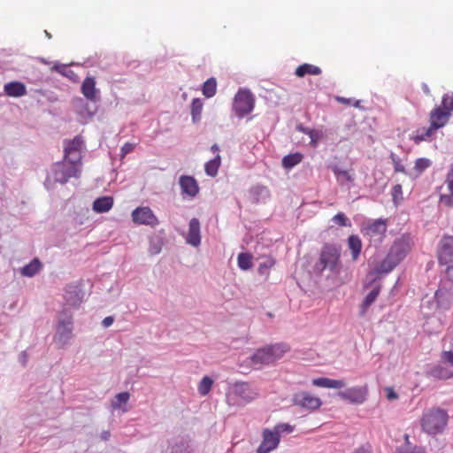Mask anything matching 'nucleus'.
<instances>
[{
    "label": "nucleus",
    "instance_id": "f257e3e1",
    "mask_svg": "<svg viewBox=\"0 0 453 453\" xmlns=\"http://www.w3.org/2000/svg\"><path fill=\"white\" fill-rule=\"evenodd\" d=\"M341 248L334 244L326 243L320 251L315 270L322 273L325 270L332 273H339L341 268Z\"/></svg>",
    "mask_w": 453,
    "mask_h": 453
},
{
    "label": "nucleus",
    "instance_id": "f03ea898",
    "mask_svg": "<svg viewBox=\"0 0 453 453\" xmlns=\"http://www.w3.org/2000/svg\"><path fill=\"white\" fill-rule=\"evenodd\" d=\"M288 350V346L284 343L267 345L257 349L250 360L255 365H271L283 357Z\"/></svg>",
    "mask_w": 453,
    "mask_h": 453
},
{
    "label": "nucleus",
    "instance_id": "7ed1b4c3",
    "mask_svg": "<svg viewBox=\"0 0 453 453\" xmlns=\"http://www.w3.org/2000/svg\"><path fill=\"white\" fill-rule=\"evenodd\" d=\"M448 422L447 413L440 409H431L424 413L421 420L422 429L429 434L441 433Z\"/></svg>",
    "mask_w": 453,
    "mask_h": 453
},
{
    "label": "nucleus",
    "instance_id": "20e7f679",
    "mask_svg": "<svg viewBox=\"0 0 453 453\" xmlns=\"http://www.w3.org/2000/svg\"><path fill=\"white\" fill-rule=\"evenodd\" d=\"M255 106V96L249 90L241 88L238 90L234 98L233 110L239 118L250 114Z\"/></svg>",
    "mask_w": 453,
    "mask_h": 453
},
{
    "label": "nucleus",
    "instance_id": "39448f33",
    "mask_svg": "<svg viewBox=\"0 0 453 453\" xmlns=\"http://www.w3.org/2000/svg\"><path fill=\"white\" fill-rule=\"evenodd\" d=\"M72 337L73 318L71 315L65 314L64 318H61L58 320L54 341L60 348H64Z\"/></svg>",
    "mask_w": 453,
    "mask_h": 453
},
{
    "label": "nucleus",
    "instance_id": "423d86ee",
    "mask_svg": "<svg viewBox=\"0 0 453 453\" xmlns=\"http://www.w3.org/2000/svg\"><path fill=\"white\" fill-rule=\"evenodd\" d=\"M66 162L57 163L54 165L53 175L56 181L62 184L68 181L72 177L79 176L78 163L73 160Z\"/></svg>",
    "mask_w": 453,
    "mask_h": 453
},
{
    "label": "nucleus",
    "instance_id": "0eeeda50",
    "mask_svg": "<svg viewBox=\"0 0 453 453\" xmlns=\"http://www.w3.org/2000/svg\"><path fill=\"white\" fill-rule=\"evenodd\" d=\"M361 232L371 242H381L387 232V222L383 219L368 222L362 226Z\"/></svg>",
    "mask_w": 453,
    "mask_h": 453
},
{
    "label": "nucleus",
    "instance_id": "6e6552de",
    "mask_svg": "<svg viewBox=\"0 0 453 453\" xmlns=\"http://www.w3.org/2000/svg\"><path fill=\"white\" fill-rule=\"evenodd\" d=\"M295 405L311 411H316L322 405V400L308 391H300L294 395Z\"/></svg>",
    "mask_w": 453,
    "mask_h": 453
},
{
    "label": "nucleus",
    "instance_id": "1a4fd4ad",
    "mask_svg": "<svg viewBox=\"0 0 453 453\" xmlns=\"http://www.w3.org/2000/svg\"><path fill=\"white\" fill-rule=\"evenodd\" d=\"M232 394L238 397L242 403H248L258 396V392L248 382H236L232 387Z\"/></svg>",
    "mask_w": 453,
    "mask_h": 453
},
{
    "label": "nucleus",
    "instance_id": "9d476101",
    "mask_svg": "<svg viewBox=\"0 0 453 453\" xmlns=\"http://www.w3.org/2000/svg\"><path fill=\"white\" fill-rule=\"evenodd\" d=\"M338 395L341 399L350 403L362 404L367 398L368 388L367 386L352 387L344 391H340Z\"/></svg>",
    "mask_w": 453,
    "mask_h": 453
},
{
    "label": "nucleus",
    "instance_id": "9b49d317",
    "mask_svg": "<svg viewBox=\"0 0 453 453\" xmlns=\"http://www.w3.org/2000/svg\"><path fill=\"white\" fill-rule=\"evenodd\" d=\"M280 436L273 429L265 428L262 432V441L257 449V453H270L279 446Z\"/></svg>",
    "mask_w": 453,
    "mask_h": 453
},
{
    "label": "nucleus",
    "instance_id": "f8f14e48",
    "mask_svg": "<svg viewBox=\"0 0 453 453\" xmlns=\"http://www.w3.org/2000/svg\"><path fill=\"white\" fill-rule=\"evenodd\" d=\"M438 262L441 265H449L453 263V237H443L438 246Z\"/></svg>",
    "mask_w": 453,
    "mask_h": 453
},
{
    "label": "nucleus",
    "instance_id": "ddd939ff",
    "mask_svg": "<svg viewBox=\"0 0 453 453\" xmlns=\"http://www.w3.org/2000/svg\"><path fill=\"white\" fill-rule=\"evenodd\" d=\"M132 219L135 224L156 226L158 219L149 207H138L132 212Z\"/></svg>",
    "mask_w": 453,
    "mask_h": 453
},
{
    "label": "nucleus",
    "instance_id": "4468645a",
    "mask_svg": "<svg viewBox=\"0 0 453 453\" xmlns=\"http://www.w3.org/2000/svg\"><path fill=\"white\" fill-rule=\"evenodd\" d=\"M411 250V244L407 237L395 240L388 253L399 264Z\"/></svg>",
    "mask_w": 453,
    "mask_h": 453
},
{
    "label": "nucleus",
    "instance_id": "2eb2a0df",
    "mask_svg": "<svg viewBox=\"0 0 453 453\" xmlns=\"http://www.w3.org/2000/svg\"><path fill=\"white\" fill-rule=\"evenodd\" d=\"M449 111H445L442 107H434L429 114L430 127L436 131L443 127L449 122Z\"/></svg>",
    "mask_w": 453,
    "mask_h": 453
},
{
    "label": "nucleus",
    "instance_id": "dca6fc26",
    "mask_svg": "<svg viewBox=\"0 0 453 453\" xmlns=\"http://www.w3.org/2000/svg\"><path fill=\"white\" fill-rule=\"evenodd\" d=\"M82 140L79 136H75L73 140L65 142V160H73L79 163L81 160V149Z\"/></svg>",
    "mask_w": 453,
    "mask_h": 453
},
{
    "label": "nucleus",
    "instance_id": "f3484780",
    "mask_svg": "<svg viewBox=\"0 0 453 453\" xmlns=\"http://www.w3.org/2000/svg\"><path fill=\"white\" fill-rule=\"evenodd\" d=\"M96 80L94 77L88 76L82 81L81 90L82 95L91 102H96L99 97V89L96 88Z\"/></svg>",
    "mask_w": 453,
    "mask_h": 453
},
{
    "label": "nucleus",
    "instance_id": "a211bd4d",
    "mask_svg": "<svg viewBox=\"0 0 453 453\" xmlns=\"http://www.w3.org/2000/svg\"><path fill=\"white\" fill-rule=\"evenodd\" d=\"M445 184L448 192L441 194L439 202L443 206L453 207V164L447 174Z\"/></svg>",
    "mask_w": 453,
    "mask_h": 453
},
{
    "label": "nucleus",
    "instance_id": "6ab92c4d",
    "mask_svg": "<svg viewBox=\"0 0 453 453\" xmlns=\"http://www.w3.org/2000/svg\"><path fill=\"white\" fill-rule=\"evenodd\" d=\"M187 243L197 247L201 242L200 235V222L197 219L194 218L189 221L188 232L186 237Z\"/></svg>",
    "mask_w": 453,
    "mask_h": 453
},
{
    "label": "nucleus",
    "instance_id": "aec40b11",
    "mask_svg": "<svg viewBox=\"0 0 453 453\" xmlns=\"http://www.w3.org/2000/svg\"><path fill=\"white\" fill-rule=\"evenodd\" d=\"M4 91L5 95L11 97H20L27 95V88L20 81H11L4 85Z\"/></svg>",
    "mask_w": 453,
    "mask_h": 453
},
{
    "label": "nucleus",
    "instance_id": "412c9836",
    "mask_svg": "<svg viewBox=\"0 0 453 453\" xmlns=\"http://www.w3.org/2000/svg\"><path fill=\"white\" fill-rule=\"evenodd\" d=\"M180 186L182 192L189 196H195L199 191L196 180L191 176H181L180 178Z\"/></svg>",
    "mask_w": 453,
    "mask_h": 453
},
{
    "label": "nucleus",
    "instance_id": "4be33fe9",
    "mask_svg": "<svg viewBox=\"0 0 453 453\" xmlns=\"http://www.w3.org/2000/svg\"><path fill=\"white\" fill-rule=\"evenodd\" d=\"M312 385L315 387L326 388H342L345 387L342 380H332L329 378H316L312 380Z\"/></svg>",
    "mask_w": 453,
    "mask_h": 453
},
{
    "label": "nucleus",
    "instance_id": "5701e85b",
    "mask_svg": "<svg viewBox=\"0 0 453 453\" xmlns=\"http://www.w3.org/2000/svg\"><path fill=\"white\" fill-rule=\"evenodd\" d=\"M113 206V198L111 196H102L96 199L93 203V210L97 213L109 211Z\"/></svg>",
    "mask_w": 453,
    "mask_h": 453
},
{
    "label": "nucleus",
    "instance_id": "b1692460",
    "mask_svg": "<svg viewBox=\"0 0 453 453\" xmlns=\"http://www.w3.org/2000/svg\"><path fill=\"white\" fill-rule=\"evenodd\" d=\"M348 247L351 252V258L357 261L362 250V241L359 236L352 234L348 238Z\"/></svg>",
    "mask_w": 453,
    "mask_h": 453
},
{
    "label": "nucleus",
    "instance_id": "393cba45",
    "mask_svg": "<svg viewBox=\"0 0 453 453\" xmlns=\"http://www.w3.org/2000/svg\"><path fill=\"white\" fill-rule=\"evenodd\" d=\"M434 132L430 126L428 127H419L411 134V140L418 144L421 142L427 141Z\"/></svg>",
    "mask_w": 453,
    "mask_h": 453
},
{
    "label": "nucleus",
    "instance_id": "a878e982",
    "mask_svg": "<svg viewBox=\"0 0 453 453\" xmlns=\"http://www.w3.org/2000/svg\"><path fill=\"white\" fill-rule=\"evenodd\" d=\"M321 73V69L311 64H303L296 67L295 71V74L297 77H304L305 75H319Z\"/></svg>",
    "mask_w": 453,
    "mask_h": 453
},
{
    "label": "nucleus",
    "instance_id": "bb28decb",
    "mask_svg": "<svg viewBox=\"0 0 453 453\" xmlns=\"http://www.w3.org/2000/svg\"><path fill=\"white\" fill-rule=\"evenodd\" d=\"M42 265L38 258H34L29 264L23 266L20 273L23 276L33 277L42 269Z\"/></svg>",
    "mask_w": 453,
    "mask_h": 453
},
{
    "label": "nucleus",
    "instance_id": "cd10ccee",
    "mask_svg": "<svg viewBox=\"0 0 453 453\" xmlns=\"http://www.w3.org/2000/svg\"><path fill=\"white\" fill-rule=\"evenodd\" d=\"M380 292V287L377 286L365 296L361 305V316H364L366 313L368 308L375 302V300L379 296Z\"/></svg>",
    "mask_w": 453,
    "mask_h": 453
},
{
    "label": "nucleus",
    "instance_id": "c85d7f7f",
    "mask_svg": "<svg viewBox=\"0 0 453 453\" xmlns=\"http://www.w3.org/2000/svg\"><path fill=\"white\" fill-rule=\"evenodd\" d=\"M333 173H334L337 181L340 185H344L347 182L354 181V175L348 170H342L338 166H334L332 168Z\"/></svg>",
    "mask_w": 453,
    "mask_h": 453
},
{
    "label": "nucleus",
    "instance_id": "c756f323",
    "mask_svg": "<svg viewBox=\"0 0 453 453\" xmlns=\"http://www.w3.org/2000/svg\"><path fill=\"white\" fill-rule=\"evenodd\" d=\"M203 108V103L200 98H194L190 106V113L194 123H197L201 119V114Z\"/></svg>",
    "mask_w": 453,
    "mask_h": 453
},
{
    "label": "nucleus",
    "instance_id": "7c9ffc66",
    "mask_svg": "<svg viewBox=\"0 0 453 453\" xmlns=\"http://www.w3.org/2000/svg\"><path fill=\"white\" fill-rule=\"evenodd\" d=\"M398 265L397 261L392 258L388 254L377 266L378 273H388L391 272Z\"/></svg>",
    "mask_w": 453,
    "mask_h": 453
},
{
    "label": "nucleus",
    "instance_id": "2f4dec72",
    "mask_svg": "<svg viewBox=\"0 0 453 453\" xmlns=\"http://www.w3.org/2000/svg\"><path fill=\"white\" fill-rule=\"evenodd\" d=\"M221 164V157L219 154L216 155L215 157L208 161L204 165V170L207 175L215 177L218 174L219 168Z\"/></svg>",
    "mask_w": 453,
    "mask_h": 453
},
{
    "label": "nucleus",
    "instance_id": "473e14b6",
    "mask_svg": "<svg viewBox=\"0 0 453 453\" xmlns=\"http://www.w3.org/2000/svg\"><path fill=\"white\" fill-rule=\"evenodd\" d=\"M216 92H217V81L213 77L209 78L203 84L202 93L205 97L211 98L215 96Z\"/></svg>",
    "mask_w": 453,
    "mask_h": 453
},
{
    "label": "nucleus",
    "instance_id": "72a5a7b5",
    "mask_svg": "<svg viewBox=\"0 0 453 453\" xmlns=\"http://www.w3.org/2000/svg\"><path fill=\"white\" fill-rule=\"evenodd\" d=\"M303 155L299 152L288 154L282 158V166L286 169H291L303 160Z\"/></svg>",
    "mask_w": 453,
    "mask_h": 453
},
{
    "label": "nucleus",
    "instance_id": "f704fd0d",
    "mask_svg": "<svg viewBox=\"0 0 453 453\" xmlns=\"http://www.w3.org/2000/svg\"><path fill=\"white\" fill-rule=\"evenodd\" d=\"M213 385V380L209 376H204L198 384L197 390L202 396L209 394Z\"/></svg>",
    "mask_w": 453,
    "mask_h": 453
},
{
    "label": "nucleus",
    "instance_id": "c9c22d12",
    "mask_svg": "<svg viewBox=\"0 0 453 453\" xmlns=\"http://www.w3.org/2000/svg\"><path fill=\"white\" fill-rule=\"evenodd\" d=\"M238 266L242 270H249L252 267V256L249 253H240L237 258Z\"/></svg>",
    "mask_w": 453,
    "mask_h": 453
},
{
    "label": "nucleus",
    "instance_id": "e433bc0d",
    "mask_svg": "<svg viewBox=\"0 0 453 453\" xmlns=\"http://www.w3.org/2000/svg\"><path fill=\"white\" fill-rule=\"evenodd\" d=\"M431 374L434 378H437L440 380H447V379L453 377V372H450L448 369H446L441 365H437V366L434 367L431 371Z\"/></svg>",
    "mask_w": 453,
    "mask_h": 453
},
{
    "label": "nucleus",
    "instance_id": "4c0bfd02",
    "mask_svg": "<svg viewBox=\"0 0 453 453\" xmlns=\"http://www.w3.org/2000/svg\"><path fill=\"white\" fill-rule=\"evenodd\" d=\"M130 398L128 392H122L116 395L115 399L111 402V407L114 410L120 409L122 404L127 403Z\"/></svg>",
    "mask_w": 453,
    "mask_h": 453
},
{
    "label": "nucleus",
    "instance_id": "58836bf2",
    "mask_svg": "<svg viewBox=\"0 0 453 453\" xmlns=\"http://www.w3.org/2000/svg\"><path fill=\"white\" fill-rule=\"evenodd\" d=\"M431 165V161L427 158H418L415 161L414 171L416 175H420L426 169Z\"/></svg>",
    "mask_w": 453,
    "mask_h": 453
},
{
    "label": "nucleus",
    "instance_id": "ea45409f",
    "mask_svg": "<svg viewBox=\"0 0 453 453\" xmlns=\"http://www.w3.org/2000/svg\"><path fill=\"white\" fill-rule=\"evenodd\" d=\"M390 158L395 173H405V168L402 164L401 158L397 155L391 153Z\"/></svg>",
    "mask_w": 453,
    "mask_h": 453
},
{
    "label": "nucleus",
    "instance_id": "a19ab883",
    "mask_svg": "<svg viewBox=\"0 0 453 453\" xmlns=\"http://www.w3.org/2000/svg\"><path fill=\"white\" fill-rule=\"evenodd\" d=\"M273 430L280 436V434H282V433H287V434L292 433L294 430V427L292 426H290L289 424L280 423V424L276 425L273 428Z\"/></svg>",
    "mask_w": 453,
    "mask_h": 453
},
{
    "label": "nucleus",
    "instance_id": "79ce46f5",
    "mask_svg": "<svg viewBox=\"0 0 453 453\" xmlns=\"http://www.w3.org/2000/svg\"><path fill=\"white\" fill-rule=\"evenodd\" d=\"M441 105L445 111H453V95L445 94L441 99Z\"/></svg>",
    "mask_w": 453,
    "mask_h": 453
},
{
    "label": "nucleus",
    "instance_id": "37998d69",
    "mask_svg": "<svg viewBox=\"0 0 453 453\" xmlns=\"http://www.w3.org/2000/svg\"><path fill=\"white\" fill-rule=\"evenodd\" d=\"M333 221L341 226H350V223L348 219V218L345 216L344 213L342 212H339L337 213L336 215H334L333 217Z\"/></svg>",
    "mask_w": 453,
    "mask_h": 453
},
{
    "label": "nucleus",
    "instance_id": "c03bdc74",
    "mask_svg": "<svg viewBox=\"0 0 453 453\" xmlns=\"http://www.w3.org/2000/svg\"><path fill=\"white\" fill-rule=\"evenodd\" d=\"M392 196L395 203L403 200V188L400 184H396L393 187Z\"/></svg>",
    "mask_w": 453,
    "mask_h": 453
},
{
    "label": "nucleus",
    "instance_id": "a18cd8bd",
    "mask_svg": "<svg viewBox=\"0 0 453 453\" xmlns=\"http://www.w3.org/2000/svg\"><path fill=\"white\" fill-rule=\"evenodd\" d=\"M307 134H308V135L310 136V138H311V142H310V143H311V145L312 147H316V146H317V144H318V142H319V137H320V136H319V134L317 131H315V130H313V129H312V130H308V131H307Z\"/></svg>",
    "mask_w": 453,
    "mask_h": 453
},
{
    "label": "nucleus",
    "instance_id": "49530a36",
    "mask_svg": "<svg viewBox=\"0 0 453 453\" xmlns=\"http://www.w3.org/2000/svg\"><path fill=\"white\" fill-rule=\"evenodd\" d=\"M135 148V144L131 142H126L121 148V157H124L126 155L131 153Z\"/></svg>",
    "mask_w": 453,
    "mask_h": 453
},
{
    "label": "nucleus",
    "instance_id": "de8ad7c7",
    "mask_svg": "<svg viewBox=\"0 0 453 453\" xmlns=\"http://www.w3.org/2000/svg\"><path fill=\"white\" fill-rule=\"evenodd\" d=\"M441 360L445 363L449 364L453 366V352L452 351H443L441 354Z\"/></svg>",
    "mask_w": 453,
    "mask_h": 453
},
{
    "label": "nucleus",
    "instance_id": "09e8293b",
    "mask_svg": "<svg viewBox=\"0 0 453 453\" xmlns=\"http://www.w3.org/2000/svg\"><path fill=\"white\" fill-rule=\"evenodd\" d=\"M445 277L453 285V263L446 267Z\"/></svg>",
    "mask_w": 453,
    "mask_h": 453
},
{
    "label": "nucleus",
    "instance_id": "8fccbe9b",
    "mask_svg": "<svg viewBox=\"0 0 453 453\" xmlns=\"http://www.w3.org/2000/svg\"><path fill=\"white\" fill-rule=\"evenodd\" d=\"M385 390L387 392L388 400L392 401L397 399L398 395L392 388H386Z\"/></svg>",
    "mask_w": 453,
    "mask_h": 453
},
{
    "label": "nucleus",
    "instance_id": "3c124183",
    "mask_svg": "<svg viewBox=\"0 0 453 453\" xmlns=\"http://www.w3.org/2000/svg\"><path fill=\"white\" fill-rule=\"evenodd\" d=\"M398 453H426L423 448L414 447L413 449H406L403 450H400Z\"/></svg>",
    "mask_w": 453,
    "mask_h": 453
},
{
    "label": "nucleus",
    "instance_id": "603ef678",
    "mask_svg": "<svg viewBox=\"0 0 453 453\" xmlns=\"http://www.w3.org/2000/svg\"><path fill=\"white\" fill-rule=\"evenodd\" d=\"M443 295H444V292L441 290V289H438L436 292H435V295H434V298L436 300V303L439 304V305H441L442 303H443Z\"/></svg>",
    "mask_w": 453,
    "mask_h": 453
},
{
    "label": "nucleus",
    "instance_id": "864d4df0",
    "mask_svg": "<svg viewBox=\"0 0 453 453\" xmlns=\"http://www.w3.org/2000/svg\"><path fill=\"white\" fill-rule=\"evenodd\" d=\"M336 100L339 103H342L343 104H347V105L352 104V99H350V98H345V97H342V96H337Z\"/></svg>",
    "mask_w": 453,
    "mask_h": 453
},
{
    "label": "nucleus",
    "instance_id": "5fc2aeb1",
    "mask_svg": "<svg viewBox=\"0 0 453 453\" xmlns=\"http://www.w3.org/2000/svg\"><path fill=\"white\" fill-rule=\"evenodd\" d=\"M114 319L112 317H106L104 320H103V326L104 327H108L112 325Z\"/></svg>",
    "mask_w": 453,
    "mask_h": 453
},
{
    "label": "nucleus",
    "instance_id": "6e6d98bb",
    "mask_svg": "<svg viewBox=\"0 0 453 453\" xmlns=\"http://www.w3.org/2000/svg\"><path fill=\"white\" fill-rule=\"evenodd\" d=\"M354 453H371V451L367 449L361 447L357 449Z\"/></svg>",
    "mask_w": 453,
    "mask_h": 453
},
{
    "label": "nucleus",
    "instance_id": "4d7b16f0",
    "mask_svg": "<svg viewBox=\"0 0 453 453\" xmlns=\"http://www.w3.org/2000/svg\"><path fill=\"white\" fill-rule=\"evenodd\" d=\"M211 150L214 154L218 155V154H219V146H218L217 144H213V145L211 147Z\"/></svg>",
    "mask_w": 453,
    "mask_h": 453
},
{
    "label": "nucleus",
    "instance_id": "13d9d810",
    "mask_svg": "<svg viewBox=\"0 0 453 453\" xmlns=\"http://www.w3.org/2000/svg\"><path fill=\"white\" fill-rule=\"evenodd\" d=\"M352 105L356 108H362L360 100H355L352 102Z\"/></svg>",
    "mask_w": 453,
    "mask_h": 453
},
{
    "label": "nucleus",
    "instance_id": "bf43d9fd",
    "mask_svg": "<svg viewBox=\"0 0 453 453\" xmlns=\"http://www.w3.org/2000/svg\"><path fill=\"white\" fill-rule=\"evenodd\" d=\"M422 88H423V91H424L426 95H429V94H430V89H429V88H428V86H427L426 84H423Z\"/></svg>",
    "mask_w": 453,
    "mask_h": 453
},
{
    "label": "nucleus",
    "instance_id": "052dcab7",
    "mask_svg": "<svg viewBox=\"0 0 453 453\" xmlns=\"http://www.w3.org/2000/svg\"><path fill=\"white\" fill-rule=\"evenodd\" d=\"M66 301H67V303H70V304H71V305H73V306H75L77 303H81V299H79V298H78V300H77V301H74V302H73V303H70V297H66Z\"/></svg>",
    "mask_w": 453,
    "mask_h": 453
},
{
    "label": "nucleus",
    "instance_id": "680f3d73",
    "mask_svg": "<svg viewBox=\"0 0 453 453\" xmlns=\"http://www.w3.org/2000/svg\"><path fill=\"white\" fill-rule=\"evenodd\" d=\"M297 128H298L299 131H301L302 133L306 134H307V131L310 130L309 128L303 127H301V126L298 127Z\"/></svg>",
    "mask_w": 453,
    "mask_h": 453
},
{
    "label": "nucleus",
    "instance_id": "e2e57ef3",
    "mask_svg": "<svg viewBox=\"0 0 453 453\" xmlns=\"http://www.w3.org/2000/svg\"><path fill=\"white\" fill-rule=\"evenodd\" d=\"M265 267H268V266L265 265H260L259 269L265 268Z\"/></svg>",
    "mask_w": 453,
    "mask_h": 453
},
{
    "label": "nucleus",
    "instance_id": "0e129e2a",
    "mask_svg": "<svg viewBox=\"0 0 453 453\" xmlns=\"http://www.w3.org/2000/svg\"><path fill=\"white\" fill-rule=\"evenodd\" d=\"M265 267H268V266L265 265H260L259 269L265 268Z\"/></svg>",
    "mask_w": 453,
    "mask_h": 453
}]
</instances>
